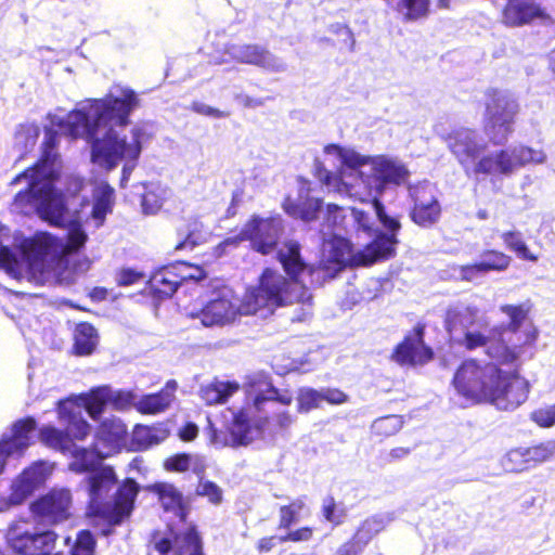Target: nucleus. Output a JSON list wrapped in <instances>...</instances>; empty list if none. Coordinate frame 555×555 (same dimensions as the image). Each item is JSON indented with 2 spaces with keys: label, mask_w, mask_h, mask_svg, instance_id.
<instances>
[{
  "label": "nucleus",
  "mask_w": 555,
  "mask_h": 555,
  "mask_svg": "<svg viewBox=\"0 0 555 555\" xmlns=\"http://www.w3.org/2000/svg\"><path fill=\"white\" fill-rule=\"evenodd\" d=\"M324 154L338 167L335 175L325 171L324 177L320 178L328 191L361 203L371 202L376 217L390 232L378 234L373 229L367 214L360 209H352L359 231L367 237H374L364 248L353 250L349 241L339 233L345 219L343 208L328 204L322 214L325 223L321 230L323 244L320 268L328 278H334L347 266H369L393 256L397 244L396 233L400 229V223L385 212L378 197L388 186L404 183L410 171L397 157L364 155L354 149L337 144L326 145Z\"/></svg>",
  "instance_id": "nucleus-1"
},
{
  "label": "nucleus",
  "mask_w": 555,
  "mask_h": 555,
  "mask_svg": "<svg viewBox=\"0 0 555 555\" xmlns=\"http://www.w3.org/2000/svg\"><path fill=\"white\" fill-rule=\"evenodd\" d=\"M56 140L57 132L46 128L40 160L12 181V184L24 182L27 185L15 195L14 206L23 214L35 211L50 224L67 229V243L46 232L37 233L14 251L0 243V268L14 279L36 284L55 278L63 266V257L78 250L87 241L78 212L69 209L64 195L54 186L61 172V162L53 151Z\"/></svg>",
  "instance_id": "nucleus-2"
},
{
  "label": "nucleus",
  "mask_w": 555,
  "mask_h": 555,
  "mask_svg": "<svg viewBox=\"0 0 555 555\" xmlns=\"http://www.w3.org/2000/svg\"><path fill=\"white\" fill-rule=\"evenodd\" d=\"M139 106L138 94L130 88L114 86L103 99L87 100L66 116L49 114L51 126L66 135L83 138L90 144L91 162L111 171L122 166L120 185L125 186L142 152L144 131L133 127L125 132L130 114Z\"/></svg>",
  "instance_id": "nucleus-3"
},
{
  "label": "nucleus",
  "mask_w": 555,
  "mask_h": 555,
  "mask_svg": "<svg viewBox=\"0 0 555 555\" xmlns=\"http://www.w3.org/2000/svg\"><path fill=\"white\" fill-rule=\"evenodd\" d=\"M280 260L291 275L286 280L281 273L266 269L259 279V285L249 287L242 298L233 289L223 286L212 292L210 298L201 309H190L186 314L198 319L204 326L223 327L237 322L243 315H259L267 318L278 307L300 302L305 315L311 314L310 292L297 280L305 270V263L299 255V245L286 243L279 253Z\"/></svg>",
  "instance_id": "nucleus-4"
},
{
  "label": "nucleus",
  "mask_w": 555,
  "mask_h": 555,
  "mask_svg": "<svg viewBox=\"0 0 555 555\" xmlns=\"http://www.w3.org/2000/svg\"><path fill=\"white\" fill-rule=\"evenodd\" d=\"M452 385L459 396L472 403L488 402L500 410L522 404L529 383L518 375L503 372L492 362L466 360L455 371Z\"/></svg>",
  "instance_id": "nucleus-5"
},
{
  "label": "nucleus",
  "mask_w": 555,
  "mask_h": 555,
  "mask_svg": "<svg viewBox=\"0 0 555 555\" xmlns=\"http://www.w3.org/2000/svg\"><path fill=\"white\" fill-rule=\"evenodd\" d=\"M95 466L89 469L91 470L88 478L90 506L94 513L103 515L109 522L117 525L130 515L138 493V486L131 479L126 480L118 489L114 501L104 503L108 493L116 486V476L112 467L94 469Z\"/></svg>",
  "instance_id": "nucleus-6"
},
{
  "label": "nucleus",
  "mask_w": 555,
  "mask_h": 555,
  "mask_svg": "<svg viewBox=\"0 0 555 555\" xmlns=\"http://www.w3.org/2000/svg\"><path fill=\"white\" fill-rule=\"evenodd\" d=\"M499 310L508 318L507 331L512 333L508 341H492L488 346L487 354L501 364H515L533 348L539 332L535 327L520 330L527 319L531 302L526 301L519 305H501Z\"/></svg>",
  "instance_id": "nucleus-7"
},
{
  "label": "nucleus",
  "mask_w": 555,
  "mask_h": 555,
  "mask_svg": "<svg viewBox=\"0 0 555 555\" xmlns=\"http://www.w3.org/2000/svg\"><path fill=\"white\" fill-rule=\"evenodd\" d=\"M543 150H535L524 144H514L481 156L475 162L476 175L511 177L528 165H541L546 162Z\"/></svg>",
  "instance_id": "nucleus-8"
},
{
  "label": "nucleus",
  "mask_w": 555,
  "mask_h": 555,
  "mask_svg": "<svg viewBox=\"0 0 555 555\" xmlns=\"http://www.w3.org/2000/svg\"><path fill=\"white\" fill-rule=\"evenodd\" d=\"M483 130L493 144L507 141L519 113L517 99L506 90L491 89L486 93Z\"/></svg>",
  "instance_id": "nucleus-9"
},
{
  "label": "nucleus",
  "mask_w": 555,
  "mask_h": 555,
  "mask_svg": "<svg viewBox=\"0 0 555 555\" xmlns=\"http://www.w3.org/2000/svg\"><path fill=\"white\" fill-rule=\"evenodd\" d=\"M269 393L270 396L257 393L253 404L237 411H228L231 415L228 428L235 443L248 444L262 436L268 420L260 416L259 412L264 401L276 400L285 405H289L293 401L292 396L280 395L275 389H269Z\"/></svg>",
  "instance_id": "nucleus-10"
},
{
  "label": "nucleus",
  "mask_w": 555,
  "mask_h": 555,
  "mask_svg": "<svg viewBox=\"0 0 555 555\" xmlns=\"http://www.w3.org/2000/svg\"><path fill=\"white\" fill-rule=\"evenodd\" d=\"M127 428L119 418L105 420L96 434L92 449L76 450V460L69 463L75 473L88 472L100 461L120 450L126 444Z\"/></svg>",
  "instance_id": "nucleus-11"
},
{
  "label": "nucleus",
  "mask_w": 555,
  "mask_h": 555,
  "mask_svg": "<svg viewBox=\"0 0 555 555\" xmlns=\"http://www.w3.org/2000/svg\"><path fill=\"white\" fill-rule=\"evenodd\" d=\"M480 320L479 309L476 306L457 302L448 308L446 313V327L450 340L473 350L490 345L493 331L485 334L472 328Z\"/></svg>",
  "instance_id": "nucleus-12"
},
{
  "label": "nucleus",
  "mask_w": 555,
  "mask_h": 555,
  "mask_svg": "<svg viewBox=\"0 0 555 555\" xmlns=\"http://www.w3.org/2000/svg\"><path fill=\"white\" fill-rule=\"evenodd\" d=\"M282 231L283 221L280 217H254L245 224L238 236L225 238L216 247L215 253L220 257L229 247L235 248L241 241L248 240L254 249L266 255L275 248Z\"/></svg>",
  "instance_id": "nucleus-13"
},
{
  "label": "nucleus",
  "mask_w": 555,
  "mask_h": 555,
  "mask_svg": "<svg viewBox=\"0 0 555 555\" xmlns=\"http://www.w3.org/2000/svg\"><path fill=\"white\" fill-rule=\"evenodd\" d=\"M230 60L242 64L260 66L273 73H282L287 68L286 63L282 59L256 44H228L223 55L214 57L216 64H224Z\"/></svg>",
  "instance_id": "nucleus-14"
},
{
  "label": "nucleus",
  "mask_w": 555,
  "mask_h": 555,
  "mask_svg": "<svg viewBox=\"0 0 555 555\" xmlns=\"http://www.w3.org/2000/svg\"><path fill=\"white\" fill-rule=\"evenodd\" d=\"M53 467L44 462H38L24 469L11 485V494L8 500H2L0 512L9 509L13 505L22 504L34 491L48 480Z\"/></svg>",
  "instance_id": "nucleus-15"
},
{
  "label": "nucleus",
  "mask_w": 555,
  "mask_h": 555,
  "mask_svg": "<svg viewBox=\"0 0 555 555\" xmlns=\"http://www.w3.org/2000/svg\"><path fill=\"white\" fill-rule=\"evenodd\" d=\"M152 545L159 555H204L202 540L193 527L178 533H156Z\"/></svg>",
  "instance_id": "nucleus-16"
},
{
  "label": "nucleus",
  "mask_w": 555,
  "mask_h": 555,
  "mask_svg": "<svg viewBox=\"0 0 555 555\" xmlns=\"http://www.w3.org/2000/svg\"><path fill=\"white\" fill-rule=\"evenodd\" d=\"M73 499L67 489H53L30 505L33 515L40 521L55 525L70 517Z\"/></svg>",
  "instance_id": "nucleus-17"
},
{
  "label": "nucleus",
  "mask_w": 555,
  "mask_h": 555,
  "mask_svg": "<svg viewBox=\"0 0 555 555\" xmlns=\"http://www.w3.org/2000/svg\"><path fill=\"white\" fill-rule=\"evenodd\" d=\"M414 201L412 219L421 227L427 228L439 220L441 208L436 197V189L428 182L410 188Z\"/></svg>",
  "instance_id": "nucleus-18"
},
{
  "label": "nucleus",
  "mask_w": 555,
  "mask_h": 555,
  "mask_svg": "<svg viewBox=\"0 0 555 555\" xmlns=\"http://www.w3.org/2000/svg\"><path fill=\"white\" fill-rule=\"evenodd\" d=\"M35 428L36 421L27 417L14 423L10 434L3 435L0 440V474L9 456H20L30 446Z\"/></svg>",
  "instance_id": "nucleus-19"
},
{
  "label": "nucleus",
  "mask_w": 555,
  "mask_h": 555,
  "mask_svg": "<svg viewBox=\"0 0 555 555\" xmlns=\"http://www.w3.org/2000/svg\"><path fill=\"white\" fill-rule=\"evenodd\" d=\"M446 142L463 166H467L473 160L477 162L487 146L482 138L468 128L454 130L446 138Z\"/></svg>",
  "instance_id": "nucleus-20"
},
{
  "label": "nucleus",
  "mask_w": 555,
  "mask_h": 555,
  "mask_svg": "<svg viewBox=\"0 0 555 555\" xmlns=\"http://www.w3.org/2000/svg\"><path fill=\"white\" fill-rule=\"evenodd\" d=\"M424 326L416 325L404 340L399 344L391 358L401 365H422L433 359V350L424 344Z\"/></svg>",
  "instance_id": "nucleus-21"
},
{
  "label": "nucleus",
  "mask_w": 555,
  "mask_h": 555,
  "mask_svg": "<svg viewBox=\"0 0 555 555\" xmlns=\"http://www.w3.org/2000/svg\"><path fill=\"white\" fill-rule=\"evenodd\" d=\"M106 386L99 387L96 389L91 390L88 395L79 396L75 399H67L59 402V416L64 417L65 413L72 414L74 410L77 413H81L82 409H86L88 414L96 420L106 404H108V397L102 392H105Z\"/></svg>",
  "instance_id": "nucleus-22"
},
{
  "label": "nucleus",
  "mask_w": 555,
  "mask_h": 555,
  "mask_svg": "<svg viewBox=\"0 0 555 555\" xmlns=\"http://www.w3.org/2000/svg\"><path fill=\"white\" fill-rule=\"evenodd\" d=\"M298 198L294 199L287 196L283 202L284 211L295 218H300L304 221H312L318 217V214H323L322 202L318 198L307 197L309 188L306 182H300Z\"/></svg>",
  "instance_id": "nucleus-23"
},
{
  "label": "nucleus",
  "mask_w": 555,
  "mask_h": 555,
  "mask_svg": "<svg viewBox=\"0 0 555 555\" xmlns=\"http://www.w3.org/2000/svg\"><path fill=\"white\" fill-rule=\"evenodd\" d=\"M177 388L176 380H168L159 392L139 396L135 410L141 414L150 415L167 411L176 400Z\"/></svg>",
  "instance_id": "nucleus-24"
},
{
  "label": "nucleus",
  "mask_w": 555,
  "mask_h": 555,
  "mask_svg": "<svg viewBox=\"0 0 555 555\" xmlns=\"http://www.w3.org/2000/svg\"><path fill=\"white\" fill-rule=\"evenodd\" d=\"M544 16V9L535 0H509L503 11V22L509 26H520Z\"/></svg>",
  "instance_id": "nucleus-25"
},
{
  "label": "nucleus",
  "mask_w": 555,
  "mask_h": 555,
  "mask_svg": "<svg viewBox=\"0 0 555 555\" xmlns=\"http://www.w3.org/2000/svg\"><path fill=\"white\" fill-rule=\"evenodd\" d=\"M115 204L114 189L105 181H96L92 184V210L91 217L96 227H101L108 214L113 211Z\"/></svg>",
  "instance_id": "nucleus-26"
},
{
  "label": "nucleus",
  "mask_w": 555,
  "mask_h": 555,
  "mask_svg": "<svg viewBox=\"0 0 555 555\" xmlns=\"http://www.w3.org/2000/svg\"><path fill=\"white\" fill-rule=\"evenodd\" d=\"M34 535L35 530L28 521L21 520L12 524L7 532V541L9 546L16 553L24 555L34 554Z\"/></svg>",
  "instance_id": "nucleus-27"
},
{
  "label": "nucleus",
  "mask_w": 555,
  "mask_h": 555,
  "mask_svg": "<svg viewBox=\"0 0 555 555\" xmlns=\"http://www.w3.org/2000/svg\"><path fill=\"white\" fill-rule=\"evenodd\" d=\"M238 389L236 382L214 380L201 387L199 396L207 404H221Z\"/></svg>",
  "instance_id": "nucleus-28"
},
{
  "label": "nucleus",
  "mask_w": 555,
  "mask_h": 555,
  "mask_svg": "<svg viewBox=\"0 0 555 555\" xmlns=\"http://www.w3.org/2000/svg\"><path fill=\"white\" fill-rule=\"evenodd\" d=\"M40 440L46 446L60 450L72 456V462L76 460V450H82L78 447L68 435L63 434L52 426H44L40 429Z\"/></svg>",
  "instance_id": "nucleus-29"
},
{
  "label": "nucleus",
  "mask_w": 555,
  "mask_h": 555,
  "mask_svg": "<svg viewBox=\"0 0 555 555\" xmlns=\"http://www.w3.org/2000/svg\"><path fill=\"white\" fill-rule=\"evenodd\" d=\"M180 284L176 264L163 268L151 278L152 288L162 296H171Z\"/></svg>",
  "instance_id": "nucleus-30"
},
{
  "label": "nucleus",
  "mask_w": 555,
  "mask_h": 555,
  "mask_svg": "<svg viewBox=\"0 0 555 555\" xmlns=\"http://www.w3.org/2000/svg\"><path fill=\"white\" fill-rule=\"evenodd\" d=\"M171 196V190L158 183H152L147 186L142 197V209L146 215L157 214L165 202Z\"/></svg>",
  "instance_id": "nucleus-31"
},
{
  "label": "nucleus",
  "mask_w": 555,
  "mask_h": 555,
  "mask_svg": "<svg viewBox=\"0 0 555 555\" xmlns=\"http://www.w3.org/2000/svg\"><path fill=\"white\" fill-rule=\"evenodd\" d=\"M158 499L166 511H171L181 519H184L185 513L182 507V495L181 493L169 483H158L154 486Z\"/></svg>",
  "instance_id": "nucleus-32"
},
{
  "label": "nucleus",
  "mask_w": 555,
  "mask_h": 555,
  "mask_svg": "<svg viewBox=\"0 0 555 555\" xmlns=\"http://www.w3.org/2000/svg\"><path fill=\"white\" fill-rule=\"evenodd\" d=\"M167 437L162 427L137 425L132 431V442L137 449H146L159 443Z\"/></svg>",
  "instance_id": "nucleus-33"
},
{
  "label": "nucleus",
  "mask_w": 555,
  "mask_h": 555,
  "mask_svg": "<svg viewBox=\"0 0 555 555\" xmlns=\"http://www.w3.org/2000/svg\"><path fill=\"white\" fill-rule=\"evenodd\" d=\"M98 345L95 328L89 323H80L75 330V350L77 354L87 356L93 352Z\"/></svg>",
  "instance_id": "nucleus-34"
},
{
  "label": "nucleus",
  "mask_w": 555,
  "mask_h": 555,
  "mask_svg": "<svg viewBox=\"0 0 555 555\" xmlns=\"http://www.w3.org/2000/svg\"><path fill=\"white\" fill-rule=\"evenodd\" d=\"M501 238L506 248L514 251L520 259L538 261L539 257L529 250L519 231H505L501 233Z\"/></svg>",
  "instance_id": "nucleus-35"
},
{
  "label": "nucleus",
  "mask_w": 555,
  "mask_h": 555,
  "mask_svg": "<svg viewBox=\"0 0 555 555\" xmlns=\"http://www.w3.org/2000/svg\"><path fill=\"white\" fill-rule=\"evenodd\" d=\"M309 514V508L306 504V498H297L288 505H283L280 508V528H289L294 522H297L302 515Z\"/></svg>",
  "instance_id": "nucleus-36"
},
{
  "label": "nucleus",
  "mask_w": 555,
  "mask_h": 555,
  "mask_svg": "<svg viewBox=\"0 0 555 555\" xmlns=\"http://www.w3.org/2000/svg\"><path fill=\"white\" fill-rule=\"evenodd\" d=\"M512 262L511 256L499 250H487L482 253L479 261V268L486 272L489 271H504Z\"/></svg>",
  "instance_id": "nucleus-37"
},
{
  "label": "nucleus",
  "mask_w": 555,
  "mask_h": 555,
  "mask_svg": "<svg viewBox=\"0 0 555 555\" xmlns=\"http://www.w3.org/2000/svg\"><path fill=\"white\" fill-rule=\"evenodd\" d=\"M528 467L546 462L555 455V441H546L530 448H525Z\"/></svg>",
  "instance_id": "nucleus-38"
},
{
  "label": "nucleus",
  "mask_w": 555,
  "mask_h": 555,
  "mask_svg": "<svg viewBox=\"0 0 555 555\" xmlns=\"http://www.w3.org/2000/svg\"><path fill=\"white\" fill-rule=\"evenodd\" d=\"M106 392H103L108 397V402L116 410H128L130 408L135 409V402L138 401L139 395L132 390H115L109 386H106Z\"/></svg>",
  "instance_id": "nucleus-39"
},
{
  "label": "nucleus",
  "mask_w": 555,
  "mask_h": 555,
  "mask_svg": "<svg viewBox=\"0 0 555 555\" xmlns=\"http://www.w3.org/2000/svg\"><path fill=\"white\" fill-rule=\"evenodd\" d=\"M297 405L298 412L307 413L313 409H319L322 405V393L321 389H314L310 387H301L297 392Z\"/></svg>",
  "instance_id": "nucleus-40"
},
{
  "label": "nucleus",
  "mask_w": 555,
  "mask_h": 555,
  "mask_svg": "<svg viewBox=\"0 0 555 555\" xmlns=\"http://www.w3.org/2000/svg\"><path fill=\"white\" fill-rule=\"evenodd\" d=\"M78 415L80 413L74 410L72 414L67 412L64 417H60L68 422L67 435L72 440H83L90 433V425L86 421L78 418Z\"/></svg>",
  "instance_id": "nucleus-41"
},
{
  "label": "nucleus",
  "mask_w": 555,
  "mask_h": 555,
  "mask_svg": "<svg viewBox=\"0 0 555 555\" xmlns=\"http://www.w3.org/2000/svg\"><path fill=\"white\" fill-rule=\"evenodd\" d=\"M56 534L53 531H35L34 535V554L33 555H62L53 553Z\"/></svg>",
  "instance_id": "nucleus-42"
},
{
  "label": "nucleus",
  "mask_w": 555,
  "mask_h": 555,
  "mask_svg": "<svg viewBox=\"0 0 555 555\" xmlns=\"http://www.w3.org/2000/svg\"><path fill=\"white\" fill-rule=\"evenodd\" d=\"M40 129L36 124L21 125L15 133V144L23 150H28L35 146L39 137Z\"/></svg>",
  "instance_id": "nucleus-43"
},
{
  "label": "nucleus",
  "mask_w": 555,
  "mask_h": 555,
  "mask_svg": "<svg viewBox=\"0 0 555 555\" xmlns=\"http://www.w3.org/2000/svg\"><path fill=\"white\" fill-rule=\"evenodd\" d=\"M397 8L406 20H417L426 15L428 0H400Z\"/></svg>",
  "instance_id": "nucleus-44"
},
{
  "label": "nucleus",
  "mask_w": 555,
  "mask_h": 555,
  "mask_svg": "<svg viewBox=\"0 0 555 555\" xmlns=\"http://www.w3.org/2000/svg\"><path fill=\"white\" fill-rule=\"evenodd\" d=\"M502 465L505 470L519 473L529 469L525 448L513 449L503 457Z\"/></svg>",
  "instance_id": "nucleus-45"
},
{
  "label": "nucleus",
  "mask_w": 555,
  "mask_h": 555,
  "mask_svg": "<svg viewBox=\"0 0 555 555\" xmlns=\"http://www.w3.org/2000/svg\"><path fill=\"white\" fill-rule=\"evenodd\" d=\"M403 425L402 418L398 415H389L376 420L372 429L375 434L380 436H391L398 433Z\"/></svg>",
  "instance_id": "nucleus-46"
},
{
  "label": "nucleus",
  "mask_w": 555,
  "mask_h": 555,
  "mask_svg": "<svg viewBox=\"0 0 555 555\" xmlns=\"http://www.w3.org/2000/svg\"><path fill=\"white\" fill-rule=\"evenodd\" d=\"M322 512L325 519L334 525L343 522L346 511L343 506H338L333 498H327L323 501Z\"/></svg>",
  "instance_id": "nucleus-47"
},
{
  "label": "nucleus",
  "mask_w": 555,
  "mask_h": 555,
  "mask_svg": "<svg viewBox=\"0 0 555 555\" xmlns=\"http://www.w3.org/2000/svg\"><path fill=\"white\" fill-rule=\"evenodd\" d=\"M180 282L193 280L201 281L206 276L203 268L186 262L175 263Z\"/></svg>",
  "instance_id": "nucleus-48"
},
{
  "label": "nucleus",
  "mask_w": 555,
  "mask_h": 555,
  "mask_svg": "<svg viewBox=\"0 0 555 555\" xmlns=\"http://www.w3.org/2000/svg\"><path fill=\"white\" fill-rule=\"evenodd\" d=\"M95 541L89 531H81L73 548V555H93Z\"/></svg>",
  "instance_id": "nucleus-49"
},
{
  "label": "nucleus",
  "mask_w": 555,
  "mask_h": 555,
  "mask_svg": "<svg viewBox=\"0 0 555 555\" xmlns=\"http://www.w3.org/2000/svg\"><path fill=\"white\" fill-rule=\"evenodd\" d=\"M531 420L540 427L555 425V404L542 406L531 413Z\"/></svg>",
  "instance_id": "nucleus-50"
},
{
  "label": "nucleus",
  "mask_w": 555,
  "mask_h": 555,
  "mask_svg": "<svg viewBox=\"0 0 555 555\" xmlns=\"http://www.w3.org/2000/svg\"><path fill=\"white\" fill-rule=\"evenodd\" d=\"M197 493L199 495L207 496L208 500L214 504L220 503L222 499L221 489L216 483L210 481L201 482L197 487Z\"/></svg>",
  "instance_id": "nucleus-51"
},
{
  "label": "nucleus",
  "mask_w": 555,
  "mask_h": 555,
  "mask_svg": "<svg viewBox=\"0 0 555 555\" xmlns=\"http://www.w3.org/2000/svg\"><path fill=\"white\" fill-rule=\"evenodd\" d=\"M194 459L186 454H179L168 459L165 463L167 469L176 472H185L191 468Z\"/></svg>",
  "instance_id": "nucleus-52"
},
{
  "label": "nucleus",
  "mask_w": 555,
  "mask_h": 555,
  "mask_svg": "<svg viewBox=\"0 0 555 555\" xmlns=\"http://www.w3.org/2000/svg\"><path fill=\"white\" fill-rule=\"evenodd\" d=\"M191 227H192V229H189V232L185 235L184 240L181 241L176 246L177 249H185V248L192 249L193 247H195L196 245H198L202 242L203 236L198 229L199 225L196 222H194Z\"/></svg>",
  "instance_id": "nucleus-53"
},
{
  "label": "nucleus",
  "mask_w": 555,
  "mask_h": 555,
  "mask_svg": "<svg viewBox=\"0 0 555 555\" xmlns=\"http://www.w3.org/2000/svg\"><path fill=\"white\" fill-rule=\"evenodd\" d=\"M322 402L325 401L328 404L339 405L348 401V396L337 388H321Z\"/></svg>",
  "instance_id": "nucleus-54"
},
{
  "label": "nucleus",
  "mask_w": 555,
  "mask_h": 555,
  "mask_svg": "<svg viewBox=\"0 0 555 555\" xmlns=\"http://www.w3.org/2000/svg\"><path fill=\"white\" fill-rule=\"evenodd\" d=\"M117 283L121 286L133 285L144 279L143 273L132 270V269H122L117 274Z\"/></svg>",
  "instance_id": "nucleus-55"
},
{
  "label": "nucleus",
  "mask_w": 555,
  "mask_h": 555,
  "mask_svg": "<svg viewBox=\"0 0 555 555\" xmlns=\"http://www.w3.org/2000/svg\"><path fill=\"white\" fill-rule=\"evenodd\" d=\"M313 529L310 527H302L293 531H289L286 535L281 537V542H304L309 541L312 538Z\"/></svg>",
  "instance_id": "nucleus-56"
},
{
  "label": "nucleus",
  "mask_w": 555,
  "mask_h": 555,
  "mask_svg": "<svg viewBox=\"0 0 555 555\" xmlns=\"http://www.w3.org/2000/svg\"><path fill=\"white\" fill-rule=\"evenodd\" d=\"M295 421V416L288 411H282L273 416V426L279 430L288 429Z\"/></svg>",
  "instance_id": "nucleus-57"
},
{
  "label": "nucleus",
  "mask_w": 555,
  "mask_h": 555,
  "mask_svg": "<svg viewBox=\"0 0 555 555\" xmlns=\"http://www.w3.org/2000/svg\"><path fill=\"white\" fill-rule=\"evenodd\" d=\"M485 271L479 268V262H476L474 264L463 266L460 268V276L462 280L465 281H474L477 279L480 274H483Z\"/></svg>",
  "instance_id": "nucleus-58"
},
{
  "label": "nucleus",
  "mask_w": 555,
  "mask_h": 555,
  "mask_svg": "<svg viewBox=\"0 0 555 555\" xmlns=\"http://www.w3.org/2000/svg\"><path fill=\"white\" fill-rule=\"evenodd\" d=\"M83 188V181L76 176H68L66 178V193L70 196H76Z\"/></svg>",
  "instance_id": "nucleus-59"
},
{
  "label": "nucleus",
  "mask_w": 555,
  "mask_h": 555,
  "mask_svg": "<svg viewBox=\"0 0 555 555\" xmlns=\"http://www.w3.org/2000/svg\"><path fill=\"white\" fill-rule=\"evenodd\" d=\"M198 434V427L194 423H186L179 429V437L183 441H192Z\"/></svg>",
  "instance_id": "nucleus-60"
},
{
  "label": "nucleus",
  "mask_w": 555,
  "mask_h": 555,
  "mask_svg": "<svg viewBox=\"0 0 555 555\" xmlns=\"http://www.w3.org/2000/svg\"><path fill=\"white\" fill-rule=\"evenodd\" d=\"M194 109L204 115H211L215 117H224L225 114L215 109L212 107L206 106L204 104H194Z\"/></svg>",
  "instance_id": "nucleus-61"
},
{
  "label": "nucleus",
  "mask_w": 555,
  "mask_h": 555,
  "mask_svg": "<svg viewBox=\"0 0 555 555\" xmlns=\"http://www.w3.org/2000/svg\"><path fill=\"white\" fill-rule=\"evenodd\" d=\"M409 453L410 450L408 448L398 447L389 451L388 457L390 461L401 460L404 459Z\"/></svg>",
  "instance_id": "nucleus-62"
},
{
  "label": "nucleus",
  "mask_w": 555,
  "mask_h": 555,
  "mask_svg": "<svg viewBox=\"0 0 555 555\" xmlns=\"http://www.w3.org/2000/svg\"><path fill=\"white\" fill-rule=\"evenodd\" d=\"M357 550L353 542H347L338 550V555H356Z\"/></svg>",
  "instance_id": "nucleus-63"
},
{
  "label": "nucleus",
  "mask_w": 555,
  "mask_h": 555,
  "mask_svg": "<svg viewBox=\"0 0 555 555\" xmlns=\"http://www.w3.org/2000/svg\"><path fill=\"white\" fill-rule=\"evenodd\" d=\"M273 538H263L258 543V550L260 552H268L273 547Z\"/></svg>",
  "instance_id": "nucleus-64"
}]
</instances>
